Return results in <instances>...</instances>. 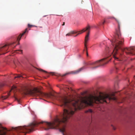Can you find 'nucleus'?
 <instances>
[{"mask_svg": "<svg viewBox=\"0 0 135 135\" xmlns=\"http://www.w3.org/2000/svg\"><path fill=\"white\" fill-rule=\"evenodd\" d=\"M4 86V84H0V89L3 87Z\"/></svg>", "mask_w": 135, "mask_h": 135, "instance_id": "a211bd4d", "label": "nucleus"}, {"mask_svg": "<svg viewBox=\"0 0 135 135\" xmlns=\"http://www.w3.org/2000/svg\"><path fill=\"white\" fill-rule=\"evenodd\" d=\"M77 36H78V35H75V36H74V37H76Z\"/></svg>", "mask_w": 135, "mask_h": 135, "instance_id": "5701e85b", "label": "nucleus"}, {"mask_svg": "<svg viewBox=\"0 0 135 135\" xmlns=\"http://www.w3.org/2000/svg\"><path fill=\"white\" fill-rule=\"evenodd\" d=\"M21 77H22V76L20 75H17L15 77V78H20Z\"/></svg>", "mask_w": 135, "mask_h": 135, "instance_id": "2eb2a0df", "label": "nucleus"}, {"mask_svg": "<svg viewBox=\"0 0 135 135\" xmlns=\"http://www.w3.org/2000/svg\"><path fill=\"white\" fill-rule=\"evenodd\" d=\"M27 28H26L25 31L22 33V34H20V35L18 36L17 39V41H19L20 40L22 36L27 31Z\"/></svg>", "mask_w": 135, "mask_h": 135, "instance_id": "1a4fd4ad", "label": "nucleus"}, {"mask_svg": "<svg viewBox=\"0 0 135 135\" xmlns=\"http://www.w3.org/2000/svg\"><path fill=\"white\" fill-rule=\"evenodd\" d=\"M105 22V21H104L103 22H102V24L104 25Z\"/></svg>", "mask_w": 135, "mask_h": 135, "instance_id": "412c9836", "label": "nucleus"}, {"mask_svg": "<svg viewBox=\"0 0 135 135\" xmlns=\"http://www.w3.org/2000/svg\"><path fill=\"white\" fill-rule=\"evenodd\" d=\"M88 112L90 113H93V111L91 109H89L88 110H86L85 112V113H87Z\"/></svg>", "mask_w": 135, "mask_h": 135, "instance_id": "ddd939ff", "label": "nucleus"}, {"mask_svg": "<svg viewBox=\"0 0 135 135\" xmlns=\"http://www.w3.org/2000/svg\"><path fill=\"white\" fill-rule=\"evenodd\" d=\"M90 29L89 30H87V31H88V32L87 33V34L85 37V43H84L85 48V50H86V54H87V56H88V52L87 51L86 43L89 40V33H90Z\"/></svg>", "mask_w": 135, "mask_h": 135, "instance_id": "39448f33", "label": "nucleus"}, {"mask_svg": "<svg viewBox=\"0 0 135 135\" xmlns=\"http://www.w3.org/2000/svg\"><path fill=\"white\" fill-rule=\"evenodd\" d=\"M83 67L77 70L71 72L70 73L74 74H77L80 72L81 71L83 70Z\"/></svg>", "mask_w": 135, "mask_h": 135, "instance_id": "0eeeda50", "label": "nucleus"}, {"mask_svg": "<svg viewBox=\"0 0 135 135\" xmlns=\"http://www.w3.org/2000/svg\"><path fill=\"white\" fill-rule=\"evenodd\" d=\"M116 69H117V68H116Z\"/></svg>", "mask_w": 135, "mask_h": 135, "instance_id": "b1692460", "label": "nucleus"}, {"mask_svg": "<svg viewBox=\"0 0 135 135\" xmlns=\"http://www.w3.org/2000/svg\"><path fill=\"white\" fill-rule=\"evenodd\" d=\"M38 70H39L40 71H42L46 73H47V72L45 70H44L42 69H37Z\"/></svg>", "mask_w": 135, "mask_h": 135, "instance_id": "4468645a", "label": "nucleus"}, {"mask_svg": "<svg viewBox=\"0 0 135 135\" xmlns=\"http://www.w3.org/2000/svg\"><path fill=\"white\" fill-rule=\"evenodd\" d=\"M17 53L20 54H22V50H17L15 51Z\"/></svg>", "mask_w": 135, "mask_h": 135, "instance_id": "f8f14e48", "label": "nucleus"}, {"mask_svg": "<svg viewBox=\"0 0 135 135\" xmlns=\"http://www.w3.org/2000/svg\"><path fill=\"white\" fill-rule=\"evenodd\" d=\"M112 126V127H113V129L114 130H115V129H116V128L114 127V126Z\"/></svg>", "mask_w": 135, "mask_h": 135, "instance_id": "aec40b11", "label": "nucleus"}, {"mask_svg": "<svg viewBox=\"0 0 135 135\" xmlns=\"http://www.w3.org/2000/svg\"><path fill=\"white\" fill-rule=\"evenodd\" d=\"M108 61V59L107 58H106L95 62H91L90 64L92 66V68L94 69L104 65L107 64Z\"/></svg>", "mask_w": 135, "mask_h": 135, "instance_id": "7ed1b4c3", "label": "nucleus"}, {"mask_svg": "<svg viewBox=\"0 0 135 135\" xmlns=\"http://www.w3.org/2000/svg\"><path fill=\"white\" fill-rule=\"evenodd\" d=\"M10 95L9 93L8 94V96H2V97L1 98L3 99H7L8 97Z\"/></svg>", "mask_w": 135, "mask_h": 135, "instance_id": "9b49d317", "label": "nucleus"}, {"mask_svg": "<svg viewBox=\"0 0 135 135\" xmlns=\"http://www.w3.org/2000/svg\"><path fill=\"white\" fill-rule=\"evenodd\" d=\"M44 16V17H45V16Z\"/></svg>", "mask_w": 135, "mask_h": 135, "instance_id": "393cba45", "label": "nucleus"}, {"mask_svg": "<svg viewBox=\"0 0 135 135\" xmlns=\"http://www.w3.org/2000/svg\"><path fill=\"white\" fill-rule=\"evenodd\" d=\"M50 73L52 75H54L57 76L60 75L62 77L65 76L69 74V73H67L63 75H61L55 72H50Z\"/></svg>", "mask_w": 135, "mask_h": 135, "instance_id": "423d86ee", "label": "nucleus"}, {"mask_svg": "<svg viewBox=\"0 0 135 135\" xmlns=\"http://www.w3.org/2000/svg\"><path fill=\"white\" fill-rule=\"evenodd\" d=\"M90 29V27L89 26H88V27H86V28H84L83 30H82L81 31H80L79 32H80L78 33L77 34V35H78L83 33V32H84L87 31V30H89Z\"/></svg>", "mask_w": 135, "mask_h": 135, "instance_id": "6e6552de", "label": "nucleus"}, {"mask_svg": "<svg viewBox=\"0 0 135 135\" xmlns=\"http://www.w3.org/2000/svg\"><path fill=\"white\" fill-rule=\"evenodd\" d=\"M69 90V88H67L65 91H67ZM66 92V94L57 97L55 94L44 93L37 88H35L33 90L25 89L23 91V93L26 95L51 98L52 97H54L57 98L61 104V107L64 108V113L61 114L59 116L57 117L51 122L43 121L33 122L30 124L28 126L19 127V131L24 133H27L33 131L34 127L38 124H42L43 128L45 130H47L49 129L58 128L60 131L62 133L63 135H65L64 132L66 134L65 132L66 123L74 114L75 111L78 108L83 107V104L86 105L92 106L94 103L98 104L106 102V100L107 99L109 100H115V94L112 93L109 94L103 93L100 94L98 96L90 94L81 97L80 99L78 101H73L72 99L73 96L67 93V91Z\"/></svg>", "mask_w": 135, "mask_h": 135, "instance_id": "f257e3e1", "label": "nucleus"}, {"mask_svg": "<svg viewBox=\"0 0 135 135\" xmlns=\"http://www.w3.org/2000/svg\"><path fill=\"white\" fill-rule=\"evenodd\" d=\"M28 27L29 28H31L32 27L34 26L30 25V24H28Z\"/></svg>", "mask_w": 135, "mask_h": 135, "instance_id": "6ab92c4d", "label": "nucleus"}, {"mask_svg": "<svg viewBox=\"0 0 135 135\" xmlns=\"http://www.w3.org/2000/svg\"><path fill=\"white\" fill-rule=\"evenodd\" d=\"M65 22H63V24H62V26H64V25H65Z\"/></svg>", "mask_w": 135, "mask_h": 135, "instance_id": "4be33fe9", "label": "nucleus"}, {"mask_svg": "<svg viewBox=\"0 0 135 135\" xmlns=\"http://www.w3.org/2000/svg\"><path fill=\"white\" fill-rule=\"evenodd\" d=\"M9 48V46L7 44H6L2 46H0V55L4 54L5 52L7 51Z\"/></svg>", "mask_w": 135, "mask_h": 135, "instance_id": "20e7f679", "label": "nucleus"}, {"mask_svg": "<svg viewBox=\"0 0 135 135\" xmlns=\"http://www.w3.org/2000/svg\"><path fill=\"white\" fill-rule=\"evenodd\" d=\"M17 90V87L15 85H13L11 88V90L10 91V92L11 90H13L14 91H15Z\"/></svg>", "mask_w": 135, "mask_h": 135, "instance_id": "9d476101", "label": "nucleus"}, {"mask_svg": "<svg viewBox=\"0 0 135 135\" xmlns=\"http://www.w3.org/2000/svg\"><path fill=\"white\" fill-rule=\"evenodd\" d=\"M113 18L118 22V29L116 30V35L114 38L112 42V44L113 46V51L110 52V53L112 54L113 57L115 60L117 61L121 60L120 58L122 56V54L118 53V50L121 49L123 52H125L127 54L133 55L134 51L135 50L134 48H121V46L124 44V39L121 36L120 32V27L119 22L114 17H111L109 18Z\"/></svg>", "mask_w": 135, "mask_h": 135, "instance_id": "f03ea898", "label": "nucleus"}, {"mask_svg": "<svg viewBox=\"0 0 135 135\" xmlns=\"http://www.w3.org/2000/svg\"><path fill=\"white\" fill-rule=\"evenodd\" d=\"M78 32H75V31H71L70 32V33H71V34H73L76 33H77Z\"/></svg>", "mask_w": 135, "mask_h": 135, "instance_id": "dca6fc26", "label": "nucleus"}, {"mask_svg": "<svg viewBox=\"0 0 135 135\" xmlns=\"http://www.w3.org/2000/svg\"><path fill=\"white\" fill-rule=\"evenodd\" d=\"M71 36V34L70 32L69 33H68L66 34V36Z\"/></svg>", "mask_w": 135, "mask_h": 135, "instance_id": "f3484780", "label": "nucleus"}]
</instances>
